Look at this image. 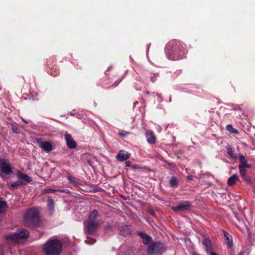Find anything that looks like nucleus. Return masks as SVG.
Instances as JSON below:
<instances>
[{
  "label": "nucleus",
  "instance_id": "nucleus-1",
  "mask_svg": "<svg viewBox=\"0 0 255 255\" xmlns=\"http://www.w3.org/2000/svg\"><path fill=\"white\" fill-rule=\"evenodd\" d=\"M62 250V243L56 239L48 240L43 246V252L46 255H59Z\"/></svg>",
  "mask_w": 255,
  "mask_h": 255
},
{
  "label": "nucleus",
  "instance_id": "nucleus-2",
  "mask_svg": "<svg viewBox=\"0 0 255 255\" xmlns=\"http://www.w3.org/2000/svg\"><path fill=\"white\" fill-rule=\"evenodd\" d=\"M29 235L28 230L19 229L16 232L5 236V240L9 243H18L26 241Z\"/></svg>",
  "mask_w": 255,
  "mask_h": 255
},
{
  "label": "nucleus",
  "instance_id": "nucleus-3",
  "mask_svg": "<svg viewBox=\"0 0 255 255\" xmlns=\"http://www.w3.org/2000/svg\"><path fill=\"white\" fill-rule=\"evenodd\" d=\"M23 220L27 226H36L39 222L38 211L35 208H31L25 212Z\"/></svg>",
  "mask_w": 255,
  "mask_h": 255
},
{
  "label": "nucleus",
  "instance_id": "nucleus-4",
  "mask_svg": "<svg viewBox=\"0 0 255 255\" xmlns=\"http://www.w3.org/2000/svg\"><path fill=\"white\" fill-rule=\"evenodd\" d=\"M98 216V212L95 210H94L90 214L87 225V228L89 233L94 232L99 226V221L97 219Z\"/></svg>",
  "mask_w": 255,
  "mask_h": 255
},
{
  "label": "nucleus",
  "instance_id": "nucleus-5",
  "mask_svg": "<svg viewBox=\"0 0 255 255\" xmlns=\"http://www.w3.org/2000/svg\"><path fill=\"white\" fill-rule=\"evenodd\" d=\"M0 172L1 177H2L1 173L10 175L12 173L10 163L5 158H0Z\"/></svg>",
  "mask_w": 255,
  "mask_h": 255
},
{
  "label": "nucleus",
  "instance_id": "nucleus-6",
  "mask_svg": "<svg viewBox=\"0 0 255 255\" xmlns=\"http://www.w3.org/2000/svg\"><path fill=\"white\" fill-rule=\"evenodd\" d=\"M165 250L164 245L159 242L151 244L148 246L147 253L149 255H152L157 253H161Z\"/></svg>",
  "mask_w": 255,
  "mask_h": 255
},
{
  "label": "nucleus",
  "instance_id": "nucleus-7",
  "mask_svg": "<svg viewBox=\"0 0 255 255\" xmlns=\"http://www.w3.org/2000/svg\"><path fill=\"white\" fill-rule=\"evenodd\" d=\"M37 143L39 147L47 152H49L53 149V144L49 141H42L40 139H36Z\"/></svg>",
  "mask_w": 255,
  "mask_h": 255
},
{
  "label": "nucleus",
  "instance_id": "nucleus-8",
  "mask_svg": "<svg viewBox=\"0 0 255 255\" xmlns=\"http://www.w3.org/2000/svg\"><path fill=\"white\" fill-rule=\"evenodd\" d=\"M65 138L68 148L73 149L76 147V142L74 140L71 134L68 133H66L65 134Z\"/></svg>",
  "mask_w": 255,
  "mask_h": 255
},
{
  "label": "nucleus",
  "instance_id": "nucleus-9",
  "mask_svg": "<svg viewBox=\"0 0 255 255\" xmlns=\"http://www.w3.org/2000/svg\"><path fill=\"white\" fill-rule=\"evenodd\" d=\"M130 157V154L124 150H120L116 156L117 159L120 161L126 160Z\"/></svg>",
  "mask_w": 255,
  "mask_h": 255
},
{
  "label": "nucleus",
  "instance_id": "nucleus-10",
  "mask_svg": "<svg viewBox=\"0 0 255 255\" xmlns=\"http://www.w3.org/2000/svg\"><path fill=\"white\" fill-rule=\"evenodd\" d=\"M16 175L17 177L19 179V180H22V181L23 182L25 183V184L26 183L30 182L32 181V178H31L27 175L23 173L22 172H21L19 171L17 172Z\"/></svg>",
  "mask_w": 255,
  "mask_h": 255
},
{
  "label": "nucleus",
  "instance_id": "nucleus-11",
  "mask_svg": "<svg viewBox=\"0 0 255 255\" xmlns=\"http://www.w3.org/2000/svg\"><path fill=\"white\" fill-rule=\"evenodd\" d=\"M224 236L225 238V242L229 249H231L233 247V240L231 235L228 232L223 231Z\"/></svg>",
  "mask_w": 255,
  "mask_h": 255
},
{
  "label": "nucleus",
  "instance_id": "nucleus-12",
  "mask_svg": "<svg viewBox=\"0 0 255 255\" xmlns=\"http://www.w3.org/2000/svg\"><path fill=\"white\" fill-rule=\"evenodd\" d=\"M202 243L205 247L206 252H211V250H213V246L212 242L209 238H205Z\"/></svg>",
  "mask_w": 255,
  "mask_h": 255
},
{
  "label": "nucleus",
  "instance_id": "nucleus-13",
  "mask_svg": "<svg viewBox=\"0 0 255 255\" xmlns=\"http://www.w3.org/2000/svg\"><path fill=\"white\" fill-rule=\"evenodd\" d=\"M239 159L240 162V164L239 166L243 167V168H250L251 166L247 163V160L245 158V157L243 155H240L239 156Z\"/></svg>",
  "mask_w": 255,
  "mask_h": 255
},
{
  "label": "nucleus",
  "instance_id": "nucleus-14",
  "mask_svg": "<svg viewBox=\"0 0 255 255\" xmlns=\"http://www.w3.org/2000/svg\"><path fill=\"white\" fill-rule=\"evenodd\" d=\"M146 137L148 143L152 144L155 142V137L151 131L148 130L146 132Z\"/></svg>",
  "mask_w": 255,
  "mask_h": 255
},
{
  "label": "nucleus",
  "instance_id": "nucleus-15",
  "mask_svg": "<svg viewBox=\"0 0 255 255\" xmlns=\"http://www.w3.org/2000/svg\"><path fill=\"white\" fill-rule=\"evenodd\" d=\"M239 169L240 173L244 180L247 182H250L251 181L250 178L247 175V170L245 169L246 168H243L242 166H239Z\"/></svg>",
  "mask_w": 255,
  "mask_h": 255
},
{
  "label": "nucleus",
  "instance_id": "nucleus-16",
  "mask_svg": "<svg viewBox=\"0 0 255 255\" xmlns=\"http://www.w3.org/2000/svg\"><path fill=\"white\" fill-rule=\"evenodd\" d=\"M139 236L142 239V243L145 245H148L151 242V238L146 234L139 233Z\"/></svg>",
  "mask_w": 255,
  "mask_h": 255
},
{
  "label": "nucleus",
  "instance_id": "nucleus-17",
  "mask_svg": "<svg viewBox=\"0 0 255 255\" xmlns=\"http://www.w3.org/2000/svg\"><path fill=\"white\" fill-rule=\"evenodd\" d=\"M24 185H25V183L22 180H18L15 183L8 184V187L10 190H14Z\"/></svg>",
  "mask_w": 255,
  "mask_h": 255
},
{
  "label": "nucleus",
  "instance_id": "nucleus-18",
  "mask_svg": "<svg viewBox=\"0 0 255 255\" xmlns=\"http://www.w3.org/2000/svg\"><path fill=\"white\" fill-rule=\"evenodd\" d=\"M239 180V177L237 175L234 174L233 176L229 177L228 179V184L229 186L234 185L237 181Z\"/></svg>",
  "mask_w": 255,
  "mask_h": 255
},
{
  "label": "nucleus",
  "instance_id": "nucleus-19",
  "mask_svg": "<svg viewBox=\"0 0 255 255\" xmlns=\"http://www.w3.org/2000/svg\"><path fill=\"white\" fill-rule=\"evenodd\" d=\"M48 207L50 213H52L54 210V202L51 197L48 199Z\"/></svg>",
  "mask_w": 255,
  "mask_h": 255
},
{
  "label": "nucleus",
  "instance_id": "nucleus-20",
  "mask_svg": "<svg viewBox=\"0 0 255 255\" xmlns=\"http://www.w3.org/2000/svg\"><path fill=\"white\" fill-rule=\"evenodd\" d=\"M7 204L5 201H0V213H5L7 210Z\"/></svg>",
  "mask_w": 255,
  "mask_h": 255
},
{
  "label": "nucleus",
  "instance_id": "nucleus-21",
  "mask_svg": "<svg viewBox=\"0 0 255 255\" xmlns=\"http://www.w3.org/2000/svg\"><path fill=\"white\" fill-rule=\"evenodd\" d=\"M181 207L180 208L182 211H184L187 209L190 206V203L189 202L184 201L179 204Z\"/></svg>",
  "mask_w": 255,
  "mask_h": 255
},
{
  "label": "nucleus",
  "instance_id": "nucleus-22",
  "mask_svg": "<svg viewBox=\"0 0 255 255\" xmlns=\"http://www.w3.org/2000/svg\"><path fill=\"white\" fill-rule=\"evenodd\" d=\"M67 178H68L70 183H71V184H73L74 185H77L78 184V180L74 177H73L72 176L69 175L67 176Z\"/></svg>",
  "mask_w": 255,
  "mask_h": 255
},
{
  "label": "nucleus",
  "instance_id": "nucleus-23",
  "mask_svg": "<svg viewBox=\"0 0 255 255\" xmlns=\"http://www.w3.org/2000/svg\"><path fill=\"white\" fill-rule=\"evenodd\" d=\"M226 129L231 133H239L238 130L237 129L234 128H233V127L231 125H229L227 126Z\"/></svg>",
  "mask_w": 255,
  "mask_h": 255
},
{
  "label": "nucleus",
  "instance_id": "nucleus-24",
  "mask_svg": "<svg viewBox=\"0 0 255 255\" xmlns=\"http://www.w3.org/2000/svg\"><path fill=\"white\" fill-rule=\"evenodd\" d=\"M60 191L61 192H67L66 191L64 190H55V189H51V188H48V189H45L44 190V193H53V192H55L56 191Z\"/></svg>",
  "mask_w": 255,
  "mask_h": 255
},
{
  "label": "nucleus",
  "instance_id": "nucleus-25",
  "mask_svg": "<svg viewBox=\"0 0 255 255\" xmlns=\"http://www.w3.org/2000/svg\"><path fill=\"white\" fill-rule=\"evenodd\" d=\"M177 180L175 177H172L169 181V184L172 187L177 186Z\"/></svg>",
  "mask_w": 255,
  "mask_h": 255
},
{
  "label": "nucleus",
  "instance_id": "nucleus-26",
  "mask_svg": "<svg viewBox=\"0 0 255 255\" xmlns=\"http://www.w3.org/2000/svg\"><path fill=\"white\" fill-rule=\"evenodd\" d=\"M119 255H133V254L131 250H128L125 252L121 251Z\"/></svg>",
  "mask_w": 255,
  "mask_h": 255
},
{
  "label": "nucleus",
  "instance_id": "nucleus-27",
  "mask_svg": "<svg viewBox=\"0 0 255 255\" xmlns=\"http://www.w3.org/2000/svg\"><path fill=\"white\" fill-rule=\"evenodd\" d=\"M180 207H181L179 206V205H178L176 206L172 207V209L174 212H179V211H182Z\"/></svg>",
  "mask_w": 255,
  "mask_h": 255
},
{
  "label": "nucleus",
  "instance_id": "nucleus-28",
  "mask_svg": "<svg viewBox=\"0 0 255 255\" xmlns=\"http://www.w3.org/2000/svg\"><path fill=\"white\" fill-rule=\"evenodd\" d=\"M12 131L14 133H18L20 132V129L17 127H16L15 126H12Z\"/></svg>",
  "mask_w": 255,
  "mask_h": 255
},
{
  "label": "nucleus",
  "instance_id": "nucleus-29",
  "mask_svg": "<svg viewBox=\"0 0 255 255\" xmlns=\"http://www.w3.org/2000/svg\"><path fill=\"white\" fill-rule=\"evenodd\" d=\"M125 228L127 230V231H126V232L125 233H123L122 231H121V234L123 236H126V235H127L130 234V231L128 229V228L127 227H125Z\"/></svg>",
  "mask_w": 255,
  "mask_h": 255
},
{
  "label": "nucleus",
  "instance_id": "nucleus-30",
  "mask_svg": "<svg viewBox=\"0 0 255 255\" xmlns=\"http://www.w3.org/2000/svg\"><path fill=\"white\" fill-rule=\"evenodd\" d=\"M228 154L232 157V158H235L236 156L232 152L230 151L228 152Z\"/></svg>",
  "mask_w": 255,
  "mask_h": 255
},
{
  "label": "nucleus",
  "instance_id": "nucleus-31",
  "mask_svg": "<svg viewBox=\"0 0 255 255\" xmlns=\"http://www.w3.org/2000/svg\"><path fill=\"white\" fill-rule=\"evenodd\" d=\"M125 164H126V166L127 167H129L131 165V162L130 161H129V160L126 161V162H125Z\"/></svg>",
  "mask_w": 255,
  "mask_h": 255
},
{
  "label": "nucleus",
  "instance_id": "nucleus-32",
  "mask_svg": "<svg viewBox=\"0 0 255 255\" xmlns=\"http://www.w3.org/2000/svg\"><path fill=\"white\" fill-rule=\"evenodd\" d=\"M119 134L121 136H126L128 134V133L119 132Z\"/></svg>",
  "mask_w": 255,
  "mask_h": 255
},
{
  "label": "nucleus",
  "instance_id": "nucleus-33",
  "mask_svg": "<svg viewBox=\"0 0 255 255\" xmlns=\"http://www.w3.org/2000/svg\"><path fill=\"white\" fill-rule=\"evenodd\" d=\"M207 253H209L210 255H218L217 254H216L213 251V250H211V252H207Z\"/></svg>",
  "mask_w": 255,
  "mask_h": 255
},
{
  "label": "nucleus",
  "instance_id": "nucleus-34",
  "mask_svg": "<svg viewBox=\"0 0 255 255\" xmlns=\"http://www.w3.org/2000/svg\"><path fill=\"white\" fill-rule=\"evenodd\" d=\"M187 179L188 180H190V179H191V176H188L187 177Z\"/></svg>",
  "mask_w": 255,
  "mask_h": 255
},
{
  "label": "nucleus",
  "instance_id": "nucleus-35",
  "mask_svg": "<svg viewBox=\"0 0 255 255\" xmlns=\"http://www.w3.org/2000/svg\"><path fill=\"white\" fill-rule=\"evenodd\" d=\"M23 121H24V122H26H26L25 121V120H24L23 119Z\"/></svg>",
  "mask_w": 255,
  "mask_h": 255
},
{
  "label": "nucleus",
  "instance_id": "nucleus-36",
  "mask_svg": "<svg viewBox=\"0 0 255 255\" xmlns=\"http://www.w3.org/2000/svg\"><path fill=\"white\" fill-rule=\"evenodd\" d=\"M254 136H255V133Z\"/></svg>",
  "mask_w": 255,
  "mask_h": 255
}]
</instances>
